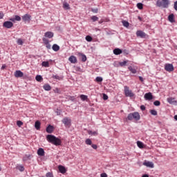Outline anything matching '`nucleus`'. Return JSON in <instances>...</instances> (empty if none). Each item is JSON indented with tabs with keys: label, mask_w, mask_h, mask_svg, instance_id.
Masks as SVG:
<instances>
[{
	"label": "nucleus",
	"mask_w": 177,
	"mask_h": 177,
	"mask_svg": "<svg viewBox=\"0 0 177 177\" xmlns=\"http://www.w3.org/2000/svg\"><path fill=\"white\" fill-rule=\"evenodd\" d=\"M46 139L49 143H52V145H54L55 146H60V145H62V140L56 138V136L53 135H48Z\"/></svg>",
	"instance_id": "nucleus-1"
},
{
	"label": "nucleus",
	"mask_w": 177,
	"mask_h": 177,
	"mask_svg": "<svg viewBox=\"0 0 177 177\" xmlns=\"http://www.w3.org/2000/svg\"><path fill=\"white\" fill-rule=\"evenodd\" d=\"M127 120L129 121H132V120L139 121V120H140V114H139L138 112L131 113L127 115Z\"/></svg>",
	"instance_id": "nucleus-2"
},
{
	"label": "nucleus",
	"mask_w": 177,
	"mask_h": 177,
	"mask_svg": "<svg viewBox=\"0 0 177 177\" xmlns=\"http://www.w3.org/2000/svg\"><path fill=\"white\" fill-rule=\"evenodd\" d=\"M169 0H158L156 1V6L158 8H163L165 9H167L169 6Z\"/></svg>",
	"instance_id": "nucleus-3"
},
{
	"label": "nucleus",
	"mask_w": 177,
	"mask_h": 177,
	"mask_svg": "<svg viewBox=\"0 0 177 177\" xmlns=\"http://www.w3.org/2000/svg\"><path fill=\"white\" fill-rule=\"evenodd\" d=\"M124 95L127 97H133L135 94L132 92V90H129L128 86H124Z\"/></svg>",
	"instance_id": "nucleus-4"
},
{
	"label": "nucleus",
	"mask_w": 177,
	"mask_h": 177,
	"mask_svg": "<svg viewBox=\"0 0 177 177\" xmlns=\"http://www.w3.org/2000/svg\"><path fill=\"white\" fill-rule=\"evenodd\" d=\"M62 122L64 123L65 127H68V128H70V127L71 126V119L67 117L64 118Z\"/></svg>",
	"instance_id": "nucleus-5"
},
{
	"label": "nucleus",
	"mask_w": 177,
	"mask_h": 177,
	"mask_svg": "<svg viewBox=\"0 0 177 177\" xmlns=\"http://www.w3.org/2000/svg\"><path fill=\"white\" fill-rule=\"evenodd\" d=\"M3 27H5V28H12V27H13V23L12 21H6L3 24Z\"/></svg>",
	"instance_id": "nucleus-6"
},
{
	"label": "nucleus",
	"mask_w": 177,
	"mask_h": 177,
	"mask_svg": "<svg viewBox=\"0 0 177 177\" xmlns=\"http://www.w3.org/2000/svg\"><path fill=\"white\" fill-rule=\"evenodd\" d=\"M136 36L139 37L140 38H146V37H147V35L142 30H138L136 32Z\"/></svg>",
	"instance_id": "nucleus-7"
},
{
	"label": "nucleus",
	"mask_w": 177,
	"mask_h": 177,
	"mask_svg": "<svg viewBox=\"0 0 177 177\" xmlns=\"http://www.w3.org/2000/svg\"><path fill=\"white\" fill-rule=\"evenodd\" d=\"M165 70H166V71H169V73H171V71H174V65H172L171 64H167L165 66Z\"/></svg>",
	"instance_id": "nucleus-8"
},
{
	"label": "nucleus",
	"mask_w": 177,
	"mask_h": 177,
	"mask_svg": "<svg viewBox=\"0 0 177 177\" xmlns=\"http://www.w3.org/2000/svg\"><path fill=\"white\" fill-rule=\"evenodd\" d=\"M22 20L23 21H28V23H30L31 21V15L26 14L24 16H22Z\"/></svg>",
	"instance_id": "nucleus-9"
},
{
	"label": "nucleus",
	"mask_w": 177,
	"mask_h": 177,
	"mask_svg": "<svg viewBox=\"0 0 177 177\" xmlns=\"http://www.w3.org/2000/svg\"><path fill=\"white\" fill-rule=\"evenodd\" d=\"M143 165L148 167V168H154V163H153V162L145 160Z\"/></svg>",
	"instance_id": "nucleus-10"
},
{
	"label": "nucleus",
	"mask_w": 177,
	"mask_h": 177,
	"mask_svg": "<svg viewBox=\"0 0 177 177\" xmlns=\"http://www.w3.org/2000/svg\"><path fill=\"white\" fill-rule=\"evenodd\" d=\"M77 56L81 59L82 62H86V55L82 53H77Z\"/></svg>",
	"instance_id": "nucleus-11"
},
{
	"label": "nucleus",
	"mask_w": 177,
	"mask_h": 177,
	"mask_svg": "<svg viewBox=\"0 0 177 177\" xmlns=\"http://www.w3.org/2000/svg\"><path fill=\"white\" fill-rule=\"evenodd\" d=\"M24 75V73H23V72H21V71H17L15 73V77L16 78H21V77H23Z\"/></svg>",
	"instance_id": "nucleus-12"
},
{
	"label": "nucleus",
	"mask_w": 177,
	"mask_h": 177,
	"mask_svg": "<svg viewBox=\"0 0 177 177\" xmlns=\"http://www.w3.org/2000/svg\"><path fill=\"white\" fill-rule=\"evenodd\" d=\"M68 60L73 64H75V63H77V62H78V60H77V57L74 55H71V57H69Z\"/></svg>",
	"instance_id": "nucleus-13"
},
{
	"label": "nucleus",
	"mask_w": 177,
	"mask_h": 177,
	"mask_svg": "<svg viewBox=\"0 0 177 177\" xmlns=\"http://www.w3.org/2000/svg\"><path fill=\"white\" fill-rule=\"evenodd\" d=\"M58 169L61 174H66L67 172V170L66 169V167L63 165H59L58 166Z\"/></svg>",
	"instance_id": "nucleus-14"
},
{
	"label": "nucleus",
	"mask_w": 177,
	"mask_h": 177,
	"mask_svg": "<svg viewBox=\"0 0 177 177\" xmlns=\"http://www.w3.org/2000/svg\"><path fill=\"white\" fill-rule=\"evenodd\" d=\"M37 154L40 157H44V156H45V151L43 148H39V149L37 150Z\"/></svg>",
	"instance_id": "nucleus-15"
},
{
	"label": "nucleus",
	"mask_w": 177,
	"mask_h": 177,
	"mask_svg": "<svg viewBox=\"0 0 177 177\" xmlns=\"http://www.w3.org/2000/svg\"><path fill=\"white\" fill-rule=\"evenodd\" d=\"M145 99H146V100H153V94H151V93H145Z\"/></svg>",
	"instance_id": "nucleus-16"
},
{
	"label": "nucleus",
	"mask_w": 177,
	"mask_h": 177,
	"mask_svg": "<svg viewBox=\"0 0 177 177\" xmlns=\"http://www.w3.org/2000/svg\"><path fill=\"white\" fill-rule=\"evenodd\" d=\"M168 20L170 23H175V15L174 14H170L168 16Z\"/></svg>",
	"instance_id": "nucleus-17"
},
{
	"label": "nucleus",
	"mask_w": 177,
	"mask_h": 177,
	"mask_svg": "<svg viewBox=\"0 0 177 177\" xmlns=\"http://www.w3.org/2000/svg\"><path fill=\"white\" fill-rule=\"evenodd\" d=\"M21 20V17H20V16L19 15H15V18H11L10 19V21H20Z\"/></svg>",
	"instance_id": "nucleus-18"
},
{
	"label": "nucleus",
	"mask_w": 177,
	"mask_h": 177,
	"mask_svg": "<svg viewBox=\"0 0 177 177\" xmlns=\"http://www.w3.org/2000/svg\"><path fill=\"white\" fill-rule=\"evenodd\" d=\"M54 129H54L53 126L49 124L48 127L46 128V132L48 133H52L53 132Z\"/></svg>",
	"instance_id": "nucleus-19"
},
{
	"label": "nucleus",
	"mask_w": 177,
	"mask_h": 177,
	"mask_svg": "<svg viewBox=\"0 0 177 177\" xmlns=\"http://www.w3.org/2000/svg\"><path fill=\"white\" fill-rule=\"evenodd\" d=\"M167 102L170 104H176V103H177L176 100H175V98H173V97L167 98Z\"/></svg>",
	"instance_id": "nucleus-20"
},
{
	"label": "nucleus",
	"mask_w": 177,
	"mask_h": 177,
	"mask_svg": "<svg viewBox=\"0 0 177 177\" xmlns=\"http://www.w3.org/2000/svg\"><path fill=\"white\" fill-rule=\"evenodd\" d=\"M35 128L37 130L39 131L41 129V122L39 121H36L35 123Z\"/></svg>",
	"instance_id": "nucleus-21"
},
{
	"label": "nucleus",
	"mask_w": 177,
	"mask_h": 177,
	"mask_svg": "<svg viewBox=\"0 0 177 177\" xmlns=\"http://www.w3.org/2000/svg\"><path fill=\"white\" fill-rule=\"evenodd\" d=\"M31 157H32V155L26 154L23 158V160L24 161H28V160H31Z\"/></svg>",
	"instance_id": "nucleus-22"
},
{
	"label": "nucleus",
	"mask_w": 177,
	"mask_h": 177,
	"mask_svg": "<svg viewBox=\"0 0 177 177\" xmlns=\"http://www.w3.org/2000/svg\"><path fill=\"white\" fill-rule=\"evenodd\" d=\"M44 37H46V38H53V32H46L44 34Z\"/></svg>",
	"instance_id": "nucleus-23"
},
{
	"label": "nucleus",
	"mask_w": 177,
	"mask_h": 177,
	"mask_svg": "<svg viewBox=\"0 0 177 177\" xmlns=\"http://www.w3.org/2000/svg\"><path fill=\"white\" fill-rule=\"evenodd\" d=\"M113 53L114 55H121V53H122V50L120 48H115L113 50Z\"/></svg>",
	"instance_id": "nucleus-24"
},
{
	"label": "nucleus",
	"mask_w": 177,
	"mask_h": 177,
	"mask_svg": "<svg viewBox=\"0 0 177 177\" xmlns=\"http://www.w3.org/2000/svg\"><path fill=\"white\" fill-rule=\"evenodd\" d=\"M63 8L65 9V10H70V4H68L67 2H64Z\"/></svg>",
	"instance_id": "nucleus-25"
},
{
	"label": "nucleus",
	"mask_w": 177,
	"mask_h": 177,
	"mask_svg": "<svg viewBox=\"0 0 177 177\" xmlns=\"http://www.w3.org/2000/svg\"><path fill=\"white\" fill-rule=\"evenodd\" d=\"M52 48L55 52H57L60 50V46H59L57 44H53Z\"/></svg>",
	"instance_id": "nucleus-26"
},
{
	"label": "nucleus",
	"mask_w": 177,
	"mask_h": 177,
	"mask_svg": "<svg viewBox=\"0 0 177 177\" xmlns=\"http://www.w3.org/2000/svg\"><path fill=\"white\" fill-rule=\"evenodd\" d=\"M43 88L44 89V91H50V89H52V87L50 86V85L46 84L43 86Z\"/></svg>",
	"instance_id": "nucleus-27"
},
{
	"label": "nucleus",
	"mask_w": 177,
	"mask_h": 177,
	"mask_svg": "<svg viewBox=\"0 0 177 177\" xmlns=\"http://www.w3.org/2000/svg\"><path fill=\"white\" fill-rule=\"evenodd\" d=\"M128 69L129 71H131V73H132V74H136L137 73L136 69L133 68L132 66H129Z\"/></svg>",
	"instance_id": "nucleus-28"
},
{
	"label": "nucleus",
	"mask_w": 177,
	"mask_h": 177,
	"mask_svg": "<svg viewBox=\"0 0 177 177\" xmlns=\"http://www.w3.org/2000/svg\"><path fill=\"white\" fill-rule=\"evenodd\" d=\"M88 135H91L92 136H97L98 133L97 131H89L88 132Z\"/></svg>",
	"instance_id": "nucleus-29"
},
{
	"label": "nucleus",
	"mask_w": 177,
	"mask_h": 177,
	"mask_svg": "<svg viewBox=\"0 0 177 177\" xmlns=\"http://www.w3.org/2000/svg\"><path fill=\"white\" fill-rule=\"evenodd\" d=\"M127 63H128V60L122 62H118L119 66H120V67H124V66H127Z\"/></svg>",
	"instance_id": "nucleus-30"
},
{
	"label": "nucleus",
	"mask_w": 177,
	"mask_h": 177,
	"mask_svg": "<svg viewBox=\"0 0 177 177\" xmlns=\"http://www.w3.org/2000/svg\"><path fill=\"white\" fill-rule=\"evenodd\" d=\"M137 146L138 147H139L140 149H143V142H140V141H138L137 142Z\"/></svg>",
	"instance_id": "nucleus-31"
},
{
	"label": "nucleus",
	"mask_w": 177,
	"mask_h": 177,
	"mask_svg": "<svg viewBox=\"0 0 177 177\" xmlns=\"http://www.w3.org/2000/svg\"><path fill=\"white\" fill-rule=\"evenodd\" d=\"M41 66L43 67H49V62H43Z\"/></svg>",
	"instance_id": "nucleus-32"
},
{
	"label": "nucleus",
	"mask_w": 177,
	"mask_h": 177,
	"mask_svg": "<svg viewBox=\"0 0 177 177\" xmlns=\"http://www.w3.org/2000/svg\"><path fill=\"white\" fill-rule=\"evenodd\" d=\"M80 99L83 101L88 100V96L85 95H81Z\"/></svg>",
	"instance_id": "nucleus-33"
},
{
	"label": "nucleus",
	"mask_w": 177,
	"mask_h": 177,
	"mask_svg": "<svg viewBox=\"0 0 177 177\" xmlns=\"http://www.w3.org/2000/svg\"><path fill=\"white\" fill-rule=\"evenodd\" d=\"M122 24H123L124 27H127V28L129 27V21H123Z\"/></svg>",
	"instance_id": "nucleus-34"
},
{
	"label": "nucleus",
	"mask_w": 177,
	"mask_h": 177,
	"mask_svg": "<svg viewBox=\"0 0 177 177\" xmlns=\"http://www.w3.org/2000/svg\"><path fill=\"white\" fill-rule=\"evenodd\" d=\"M137 8L138 9L142 10V9H143V4L142 3H137Z\"/></svg>",
	"instance_id": "nucleus-35"
},
{
	"label": "nucleus",
	"mask_w": 177,
	"mask_h": 177,
	"mask_svg": "<svg viewBox=\"0 0 177 177\" xmlns=\"http://www.w3.org/2000/svg\"><path fill=\"white\" fill-rule=\"evenodd\" d=\"M17 44L18 45H23V44H24V41H23V39H18L17 41Z\"/></svg>",
	"instance_id": "nucleus-36"
},
{
	"label": "nucleus",
	"mask_w": 177,
	"mask_h": 177,
	"mask_svg": "<svg viewBox=\"0 0 177 177\" xmlns=\"http://www.w3.org/2000/svg\"><path fill=\"white\" fill-rule=\"evenodd\" d=\"M36 81H38V82H41L42 80V76L41 75H37L35 77Z\"/></svg>",
	"instance_id": "nucleus-37"
},
{
	"label": "nucleus",
	"mask_w": 177,
	"mask_h": 177,
	"mask_svg": "<svg viewBox=\"0 0 177 177\" xmlns=\"http://www.w3.org/2000/svg\"><path fill=\"white\" fill-rule=\"evenodd\" d=\"M86 145H88L89 146H91V145H92V140H91V139L87 138L85 141Z\"/></svg>",
	"instance_id": "nucleus-38"
},
{
	"label": "nucleus",
	"mask_w": 177,
	"mask_h": 177,
	"mask_svg": "<svg viewBox=\"0 0 177 177\" xmlns=\"http://www.w3.org/2000/svg\"><path fill=\"white\" fill-rule=\"evenodd\" d=\"M150 113L152 115H157L158 113L157 111L154 110V109H151L150 111Z\"/></svg>",
	"instance_id": "nucleus-39"
},
{
	"label": "nucleus",
	"mask_w": 177,
	"mask_h": 177,
	"mask_svg": "<svg viewBox=\"0 0 177 177\" xmlns=\"http://www.w3.org/2000/svg\"><path fill=\"white\" fill-rule=\"evenodd\" d=\"M91 20L93 21H97L99 20V17H96V16H92L91 17Z\"/></svg>",
	"instance_id": "nucleus-40"
},
{
	"label": "nucleus",
	"mask_w": 177,
	"mask_h": 177,
	"mask_svg": "<svg viewBox=\"0 0 177 177\" xmlns=\"http://www.w3.org/2000/svg\"><path fill=\"white\" fill-rule=\"evenodd\" d=\"M95 81H96V82H102V81H103V78L101 77H97L95 78Z\"/></svg>",
	"instance_id": "nucleus-41"
},
{
	"label": "nucleus",
	"mask_w": 177,
	"mask_h": 177,
	"mask_svg": "<svg viewBox=\"0 0 177 177\" xmlns=\"http://www.w3.org/2000/svg\"><path fill=\"white\" fill-rule=\"evenodd\" d=\"M43 42H44V45H46V44H49V40L48 39L44 37Z\"/></svg>",
	"instance_id": "nucleus-42"
},
{
	"label": "nucleus",
	"mask_w": 177,
	"mask_h": 177,
	"mask_svg": "<svg viewBox=\"0 0 177 177\" xmlns=\"http://www.w3.org/2000/svg\"><path fill=\"white\" fill-rule=\"evenodd\" d=\"M53 78L54 79V80H62V78L60 77V76H59V75H53Z\"/></svg>",
	"instance_id": "nucleus-43"
},
{
	"label": "nucleus",
	"mask_w": 177,
	"mask_h": 177,
	"mask_svg": "<svg viewBox=\"0 0 177 177\" xmlns=\"http://www.w3.org/2000/svg\"><path fill=\"white\" fill-rule=\"evenodd\" d=\"M86 40L88 41V42H91L92 41V37L88 35L86 37Z\"/></svg>",
	"instance_id": "nucleus-44"
},
{
	"label": "nucleus",
	"mask_w": 177,
	"mask_h": 177,
	"mask_svg": "<svg viewBox=\"0 0 177 177\" xmlns=\"http://www.w3.org/2000/svg\"><path fill=\"white\" fill-rule=\"evenodd\" d=\"M46 177H53V173L48 172V173H46Z\"/></svg>",
	"instance_id": "nucleus-45"
},
{
	"label": "nucleus",
	"mask_w": 177,
	"mask_h": 177,
	"mask_svg": "<svg viewBox=\"0 0 177 177\" xmlns=\"http://www.w3.org/2000/svg\"><path fill=\"white\" fill-rule=\"evenodd\" d=\"M154 106H160V104H161V102H160V101L156 100L153 102Z\"/></svg>",
	"instance_id": "nucleus-46"
},
{
	"label": "nucleus",
	"mask_w": 177,
	"mask_h": 177,
	"mask_svg": "<svg viewBox=\"0 0 177 177\" xmlns=\"http://www.w3.org/2000/svg\"><path fill=\"white\" fill-rule=\"evenodd\" d=\"M18 169L19 171H20L21 172H23V171H24V167L23 166H18Z\"/></svg>",
	"instance_id": "nucleus-47"
},
{
	"label": "nucleus",
	"mask_w": 177,
	"mask_h": 177,
	"mask_svg": "<svg viewBox=\"0 0 177 177\" xmlns=\"http://www.w3.org/2000/svg\"><path fill=\"white\" fill-rule=\"evenodd\" d=\"M17 125L18 126V127H21V125H23V122H21V121H20V120H18L17 122Z\"/></svg>",
	"instance_id": "nucleus-48"
},
{
	"label": "nucleus",
	"mask_w": 177,
	"mask_h": 177,
	"mask_svg": "<svg viewBox=\"0 0 177 177\" xmlns=\"http://www.w3.org/2000/svg\"><path fill=\"white\" fill-rule=\"evenodd\" d=\"M140 110H142V111H145V110H146V106H145V105H141Z\"/></svg>",
	"instance_id": "nucleus-49"
},
{
	"label": "nucleus",
	"mask_w": 177,
	"mask_h": 177,
	"mask_svg": "<svg viewBox=\"0 0 177 177\" xmlns=\"http://www.w3.org/2000/svg\"><path fill=\"white\" fill-rule=\"evenodd\" d=\"M103 99L104 100H107V99H109V96L106 94H103Z\"/></svg>",
	"instance_id": "nucleus-50"
},
{
	"label": "nucleus",
	"mask_w": 177,
	"mask_h": 177,
	"mask_svg": "<svg viewBox=\"0 0 177 177\" xmlns=\"http://www.w3.org/2000/svg\"><path fill=\"white\" fill-rule=\"evenodd\" d=\"M54 92L55 93H60V90L58 88H56L55 90H54Z\"/></svg>",
	"instance_id": "nucleus-51"
},
{
	"label": "nucleus",
	"mask_w": 177,
	"mask_h": 177,
	"mask_svg": "<svg viewBox=\"0 0 177 177\" xmlns=\"http://www.w3.org/2000/svg\"><path fill=\"white\" fill-rule=\"evenodd\" d=\"M91 11L93 12V13H97L98 10L97 8H94V9H92Z\"/></svg>",
	"instance_id": "nucleus-52"
},
{
	"label": "nucleus",
	"mask_w": 177,
	"mask_h": 177,
	"mask_svg": "<svg viewBox=\"0 0 177 177\" xmlns=\"http://www.w3.org/2000/svg\"><path fill=\"white\" fill-rule=\"evenodd\" d=\"M46 48H47V49H50L51 48L50 44L48 43L47 44H46Z\"/></svg>",
	"instance_id": "nucleus-53"
},
{
	"label": "nucleus",
	"mask_w": 177,
	"mask_h": 177,
	"mask_svg": "<svg viewBox=\"0 0 177 177\" xmlns=\"http://www.w3.org/2000/svg\"><path fill=\"white\" fill-rule=\"evenodd\" d=\"M91 147H93V149H94L95 150H96V149H97V145H95V144H93L91 145Z\"/></svg>",
	"instance_id": "nucleus-54"
},
{
	"label": "nucleus",
	"mask_w": 177,
	"mask_h": 177,
	"mask_svg": "<svg viewBox=\"0 0 177 177\" xmlns=\"http://www.w3.org/2000/svg\"><path fill=\"white\" fill-rule=\"evenodd\" d=\"M174 9L177 11V1L174 2Z\"/></svg>",
	"instance_id": "nucleus-55"
},
{
	"label": "nucleus",
	"mask_w": 177,
	"mask_h": 177,
	"mask_svg": "<svg viewBox=\"0 0 177 177\" xmlns=\"http://www.w3.org/2000/svg\"><path fill=\"white\" fill-rule=\"evenodd\" d=\"M3 16H4L3 12H0V20L1 19H3Z\"/></svg>",
	"instance_id": "nucleus-56"
},
{
	"label": "nucleus",
	"mask_w": 177,
	"mask_h": 177,
	"mask_svg": "<svg viewBox=\"0 0 177 177\" xmlns=\"http://www.w3.org/2000/svg\"><path fill=\"white\" fill-rule=\"evenodd\" d=\"M101 177H107V174L106 173L101 174Z\"/></svg>",
	"instance_id": "nucleus-57"
},
{
	"label": "nucleus",
	"mask_w": 177,
	"mask_h": 177,
	"mask_svg": "<svg viewBox=\"0 0 177 177\" xmlns=\"http://www.w3.org/2000/svg\"><path fill=\"white\" fill-rule=\"evenodd\" d=\"M139 80L140 81H141V82H143V78L142 77V76L139 77Z\"/></svg>",
	"instance_id": "nucleus-58"
},
{
	"label": "nucleus",
	"mask_w": 177,
	"mask_h": 177,
	"mask_svg": "<svg viewBox=\"0 0 177 177\" xmlns=\"http://www.w3.org/2000/svg\"><path fill=\"white\" fill-rule=\"evenodd\" d=\"M142 177H149V175L148 174H144V175H142Z\"/></svg>",
	"instance_id": "nucleus-59"
},
{
	"label": "nucleus",
	"mask_w": 177,
	"mask_h": 177,
	"mask_svg": "<svg viewBox=\"0 0 177 177\" xmlns=\"http://www.w3.org/2000/svg\"><path fill=\"white\" fill-rule=\"evenodd\" d=\"M77 69L78 71H80V70H81V68L80 67H77Z\"/></svg>",
	"instance_id": "nucleus-60"
},
{
	"label": "nucleus",
	"mask_w": 177,
	"mask_h": 177,
	"mask_svg": "<svg viewBox=\"0 0 177 177\" xmlns=\"http://www.w3.org/2000/svg\"><path fill=\"white\" fill-rule=\"evenodd\" d=\"M139 20H142V18H140V17H138Z\"/></svg>",
	"instance_id": "nucleus-61"
},
{
	"label": "nucleus",
	"mask_w": 177,
	"mask_h": 177,
	"mask_svg": "<svg viewBox=\"0 0 177 177\" xmlns=\"http://www.w3.org/2000/svg\"><path fill=\"white\" fill-rule=\"evenodd\" d=\"M0 171H2V167H1V166H0Z\"/></svg>",
	"instance_id": "nucleus-62"
}]
</instances>
